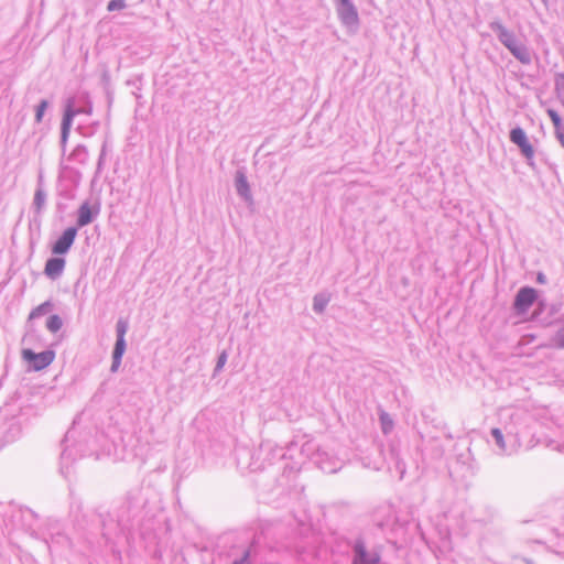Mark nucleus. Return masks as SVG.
<instances>
[{
	"label": "nucleus",
	"instance_id": "30",
	"mask_svg": "<svg viewBox=\"0 0 564 564\" xmlns=\"http://www.w3.org/2000/svg\"><path fill=\"white\" fill-rule=\"evenodd\" d=\"M546 112H547V116L550 117V119H551V121H552V123L554 126V129L563 126L561 116L558 115V112L556 110L547 109Z\"/></svg>",
	"mask_w": 564,
	"mask_h": 564
},
{
	"label": "nucleus",
	"instance_id": "19",
	"mask_svg": "<svg viewBox=\"0 0 564 564\" xmlns=\"http://www.w3.org/2000/svg\"><path fill=\"white\" fill-rule=\"evenodd\" d=\"M259 454H265V459L269 460V463H272L276 458H283L284 452L282 447H279L276 445H273L270 442H264L259 447Z\"/></svg>",
	"mask_w": 564,
	"mask_h": 564
},
{
	"label": "nucleus",
	"instance_id": "26",
	"mask_svg": "<svg viewBox=\"0 0 564 564\" xmlns=\"http://www.w3.org/2000/svg\"><path fill=\"white\" fill-rule=\"evenodd\" d=\"M50 107V101L47 99H42L40 102L35 106V122L40 123L43 120L45 111Z\"/></svg>",
	"mask_w": 564,
	"mask_h": 564
},
{
	"label": "nucleus",
	"instance_id": "16",
	"mask_svg": "<svg viewBox=\"0 0 564 564\" xmlns=\"http://www.w3.org/2000/svg\"><path fill=\"white\" fill-rule=\"evenodd\" d=\"M47 193L44 189L43 178L40 175L37 180V185L34 192V197L32 202V210L36 216H40L46 207Z\"/></svg>",
	"mask_w": 564,
	"mask_h": 564
},
{
	"label": "nucleus",
	"instance_id": "22",
	"mask_svg": "<svg viewBox=\"0 0 564 564\" xmlns=\"http://www.w3.org/2000/svg\"><path fill=\"white\" fill-rule=\"evenodd\" d=\"M558 328L552 337V345L557 349H564V317L558 319Z\"/></svg>",
	"mask_w": 564,
	"mask_h": 564
},
{
	"label": "nucleus",
	"instance_id": "9",
	"mask_svg": "<svg viewBox=\"0 0 564 564\" xmlns=\"http://www.w3.org/2000/svg\"><path fill=\"white\" fill-rule=\"evenodd\" d=\"M6 415H10L8 429L2 435V445L4 443H12L21 435V423L17 420L18 414L21 412V405L15 403H6Z\"/></svg>",
	"mask_w": 564,
	"mask_h": 564
},
{
	"label": "nucleus",
	"instance_id": "38",
	"mask_svg": "<svg viewBox=\"0 0 564 564\" xmlns=\"http://www.w3.org/2000/svg\"><path fill=\"white\" fill-rule=\"evenodd\" d=\"M397 468L401 471V476L404 474V464L397 462Z\"/></svg>",
	"mask_w": 564,
	"mask_h": 564
},
{
	"label": "nucleus",
	"instance_id": "27",
	"mask_svg": "<svg viewBox=\"0 0 564 564\" xmlns=\"http://www.w3.org/2000/svg\"><path fill=\"white\" fill-rule=\"evenodd\" d=\"M380 422L383 434H389L393 427V422L390 419L389 414L386 412H382L380 414Z\"/></svg>",
	"mask_w": 564,
	"mask_h": 564
},
{
	"label": "nucleus",
	"instance_id": "6",
	"mask_svg": "<svg viewBox=\"0 0 564 564\" xmlns=\"http://www.w3.org/2000/svg\"><path fill=\"white\" fill-rule=\"evenodd\" d=\"M22 357L26 361L30 369L34 371H40L48 367L54 358L55 352L51 349H46L41 352H35L34 350L26 348L22 350Z\"/></svg>",
	"mask_w": 564,
	"mask_h": 564
},
{
	"label": "nucleus",
	"instance_id": "31",
	"mask_svg": "<svg viewBox=\"0 0 564 564\" xmlns=\"http://www.w3.org/2000/svg\"><path fill=\"white\" fill-rule=\"evenodd\" d=\"M227 358H228L227 351L223 350L217 358V362H216V366L214 369L215 372H219L224 368V366L227 362Z\"/></svg>",
	"mask_w": 564,
	"mask_h": 564
},
{
	"label": "nucleus",
	"instance_id": "41",
	"mask_svg": "<svg viewBox=\"0 0 564 564\" xmlns=\"http://www.w3.org/2000/svg\"><path fill=\"white\" fill-rule=\"evenodd\" d=\"M543 2L546 4V3H547V0H543Z\"/></svg>",
	"mask_w": 564,
	"mask_h": 564
},
{
	"label": "nucleus",
	"instance_id": "4",
	"mask_svg": "<svg viewBox=\"0 0 564 564\" xmlns=\"http://www.w3.org/2000/svg\"><path fill=\"white\" fill-rule=\"evenodd\" d=\"M129 329V323L127 319L119 318L116 324V343L112 349V361L110 366V371L112 373L119 370L121 365L122 357L126 352L127 343H126V334Z\"/></svg>",
	"mask_w": 564,
	"mask_h": 564
},
{
	"label": "nucleus",
	"instance_id": "24",
	"mask_svg": "<svg viewBox=\"0 0 564 564\" xmlns=\"http://www.w3.org/2000/svg\"><path fill=\"white\" fill-rule=\"evenodd\" d=\"M69 159L78 163H85L88 159L87 148L83 144H78L70 153Z\"/></svg>",
	"mask_w": 564,
	"mask_h": 564
},
{
	"label": "nucleus",
	"instance_id": "33",
	"mask_svg": "<svg viewBox=\"0 0 564 564\" xmlns=\"http://www.w3.org/2000/svg\"><path fill=\"white\" fill-rule=\"evenodd\" d=\"M72 453L69 452L68 447L65 446L62 454H61V460H62V469L64 468L65 464H68L70 460Z\"/></svg>",
	"mask_w": 564,
	"mask_h": 564
},
{
	"label": "nucleus",
	"instance_id": "5",
	"mask_svg": "<svg viewBox=\"0 0 564 564\" xmlns=\"http://www.w3.org/2000/svg\"><path fill=\"white\" fill-rule=\"evenodd\" d=\"M335 8L341 25L349 31H357L360 24L359 14L351 0H335Z\"/></svg>",
	"mask_w": 564,
	"mask_h": 564
},
{
	"label": "nucleus",
	"instance_id": "15",
	"mask_svg": "<svg viewBox=\"0 0 564 564\" xmlns=\"http://www.w3.org/2000/svg\"><path fill=\"white\" fill-rule=\"evenodd\" d=\"M99 215V207H91L89 202H84L77 210V227L82 228L91 224L95 218Z\"/></svg>",
	"mask_w": 564,
	"mask_h": 564
},
{
	"label": "nucleus",
	"instance_id": "20",
	"mask_svg": "<svg viewBox=\"0 0 564 564\" xmlns=\"http://www.w3.org/2000/svg\"><path fill=\"white\" fill-rule=\"evenodd\" d=\"M53 308H54L53 302L50 300L45 301L32 310V312L30 313L29 319L39 318L45 314H48L53 311Z\"/></svg>",
	"mask_w": 564,
	"mask_h": 564
},
{
	"label": "nucleus",
	"instance_id": "28",
	"mask_svg": "<svg viewBox=\"0 0 564 564\" xmlns=\"http://www.w3.org/2000/svg\"><path fill=\"white\" fill-rule=\"evenodd\" d=\"M127 7L126 0H110L107 4L109 12L122 10Z\"/></svg>",
	"mask_w": 564,
	"mask_h": 564
},
{
	"label": "nucleus",
	"instance_id": "14",
	"mask_svg": "<svg viewBox=\"0 0 564 564\" xmlns=\"http://www.w3.org/2000/svg\"><path fill=\"white\" fill-rule=\"evenodd\" d=\"M235 187L237 194L248 204L253 202L250 185L243 169H238L235 174Z\"/></svg>",
	"mask_w": 564,
	"mask_h": 564
},
{
	"label": "nucleus",
	"instance_id": "17",
	"mask_svg": "<svg viewBox=\"0 0 564 564\" xmlns=\"http://www.w3.org/2000/svg\"><path fill=\"white\" fill-rule=\"evenodd\" d=\"M65 259L62 257H51L46 260L44 267V273L47 278L56 280L59 278L65 268Z\"/></svg>",
	"mask_w": 564,
	"mask_h": 564
},
{
	"label": "nucleus",
	"instance_id": "12",
	"mask_svg": "<svg viewBox=\"0 0 564 564\" xmlns=\"http://www.w3.org/2000/svg\"><path fill=\"white\" fill-rule=\"evenodd\" d=\"M314 464L326 474H334L341 468V462L326 452H317L313 457Z\"/></svg>",
	"mask_w": 564,
	"mask_h": 564
},
{
	"label": "nucleus",
	"instance_id": "37",
	"mask_svg": "<svg viewBox=\"0 0 564 564\" xmlns=\"http://www.w3.org/2000/svg\"><path fill=\"white\" fill-rule=\"evenodd\" d=\"M536 282L539 284H545L547 282L546 275L542 272H539L536 275Z\"/></svg>",
	"mask_w": 564,
	"mask_h": 564
},
{
	"label": "nucleus",
	"instance_id": "35",
	"mask_svg": "<svg viewBox=\"0 0 564 564\" xmlns=\"http://www.w3.org/2000/svg\"><path fill=\"white\" fill-rule=\"evenodd\" d=\"M117 523L121 530L129 529V519H124L123 516H118Z\"/></svg>",
	"mask_w": 564,
	"mask_h": 564
},
{
	"label": "nucleus",
	"instance_id": "3",
	"mask_svg": "<svg viewBox=\"0 0 564 564\" xmlns=\"http://www.w3.org/2000/svg\"><path fill=\"white\" fill-rule=\"evenodd\" d=\"M351 564H382V545L368 550L364 538L359 536L351 543Z\"/></svg>",
	"mask_w": 564,
	"mask_h": 564
},
{
	"label": "nucleus",
	"instance_id": "1",
	"mask_svg": "<svg viewBox=\"0 0 564 564\" xmlns=\"http://www.w3.org/2000/svg\"><path fill=\"white\" fill-rule=\"evenodd\" d=\"M93 104L85 91L77 93L66 99L61 122V149L65 152L74 118L78 115H91Z\"/></svg>",
	"mask_w": 564,
	"mask_h": 564
},
{
	"label": "nucleus",
	"instance_id": "23",
	"mask_svg": "<svg viewBox=\"0 0 564 564\" xmlns=\"http://www.w3.org/2000/svg\"><path fill=\"white\" fill-rule=\"evenodd\" d=\"M46 543L48 549L52 550L56 545L68 546L70 544V541L65 534L57 532L55 535L52 534L51 541H46Z\"/></svg>",
	"mask_w": 564,
	"mask_h": 564
},
{
	"label": "nucleus",
	"instance_id": "11",
	"mask_svg": "<svg viewBox=\"0 0 564 564\" xmlns=\"http://www.w3.org/2000/svg\"><path fill=\"white\" fill-rule=\"evenodd\" d=\"M77 227L66 228L52 246V253L62 256L69 251L77 236Z\"/></svg>",
	"mask_w": 564,
	"mask_h": 564
},
{
	"label": "nucleus",
	"instance_id": "29",
	"mask_svg": "<svg viewBox=\"0 0 564 564\" xmlns=\"http://www.w3.org/2000/svg\"><path fill=\"white\" fill-rule=\"evenodd\" d=\"M106 151H107V144L104 143L99 153L98 162H97V169H96V176L101 173L105 159H106Z\"/></svg>",
	"mask_w": 564,
	"mask_h": 564
},
{
	"label": "nucleus",
	"instance_id": "18",
	"mask_svg": "<svg viewBox=\"0 0 564 564\" xmlns=\"http://www.w3.org/2000/svg\"><path fill=\"white\" fill-rule=\"evenodd\" d=\"M509 52L523 65H530L532 63L531 51L524 43L520 41L517 43V45L510 47Z\"/></svg>",
	"mask_w": 564,
	"mask_h": 564
},
{
	"label": "nucleus",
	"instance_id": "32",
	"mask_svg": "<svg viewBox=\"0 0 564 564\" xmlns=\"http://www.w3.org/2000/svg\"><path fill=\"white\" fill-rule=\"evenodd\" d=\"M251 546L247 549L240 558L235 560L231 564H251Z\"/></svg>",
	"mask_w": 564,
	"mask_h": 564
},
{
	"label": "nucleus",
	"instance_id": "8",
	"mask_svg": "<svg viewBox=\"0 0 564 564\" xmlns=\"http://www.w3.org/2000/svg\"><path fill=\"white\" fill-rule=\"evenodd\" d=\"M509 138L510 141L519 148L522 156L527 160L528 165L533 167L534 149L530 143L525 131L521 127L512 128L510 130Z\"/></svg>",
	"mask_w": 564,
	"mask_h": 564
},
{
	"label": "nucleus",
	"instance_id": "2",
	"mask_svg": "<svg viewBox=\"0 0 564 564\" xmlns=\"http://www.w3.org/2000/svg\"><path fill=\"white\" fill-rule=\"evenodd\" d=\"M2 518L6 527L10 530H30L36 516L31 509L10 502Z\"/></svg>",
	"mask_w": 564,
	"mask_h": 564
},
{
	"label": "nucleus",
	"instance_id": "34",
	"mask_svg": "<svg viewBox=\"0 0 564 564\" xmlns=\"http://www.w3.org/2000/svg\"><path fill=\"white\" fill-rule=\"evenodd\" d=\"M555 137L560 144L564 148V126L555 128Z\"/></svg>",
	"mask_w": 564,
	"mask_h": 564
},
{
	"label": "nucleus",
	"instance_id": "21",
	"mask_svg": "<svg viewBox=\"0 0 564 564\" xmlns=\"http://www.w3.org/2000/svg\"><path fill=\"white\" fill-rule=\"evenodd\" d=\"M329 296L325 293H317L313 299V311L317 314H322L327 304L329 303Z\"/></svg>",
	"mask_w": 564,
	"mask_h": 564
},
{
	"label": "nucleus",
	"instance_id": "7",
	"mask_svg": "<svg viewBox=\"0 0 564 564\" xmlns=\"http://www.w3.org/2000/svg\"><path fill=\"white\" fill-rule=\"evenodd\" d=\"M490 434L499 449V454L510 455L520 446L518 434H513L511 431H507L505 435L500 429L495 427Z\"/></svg>",
	"mask_w": 564,
	"mask_h": 564
},
{
	"label": "nucleus",
	"instance_id": "39",
	"mask_svg": "<svg viewBox=\"0 0 564 564\" xmlns=\"http://www.w3.org/2000/svg\"><path fill=\"white\" fill-rule=\"evenodd\" d=\"M69 434H70V432H67V433H66L65 438L63 440V444H65L66 442H68V440H69Z\"/></svg>",
	"mask_w": 564,
	"mask_h": 564
},
{
	"label": "nucleus",
	"instance_id": "13",
	"mask_svg": "<svg viewBox=\"0 0 564 564\" xmlns=\"http://www.w3.org/2000/svg\"><path fill=\"white\" fill-rule=\"evenodd\" d=\"M490 30L497 35L499 42L510 51L519 42L516 34L508 30L500 21L489 23Z\"/></svg>",
	"mask_w": 564,
	"mask_h": 564
},
{
	"label": "nucleus",
	"instance_id": "25",
	"mask_svg": "<svg viewBox=\"0 0 564 564\" xmlns=\"http://www.w3.org/2000/svg\"><path fill=\"white\" fill-rule=\"evenodd\" d=\"M63 326V321L59 315H51L46 321V328L51 333H57Z\"/></svg>",
	"mask_w": 564,
	"mask_h": 564
},
{
	"label": "nucleus",
	"instance_id": "36",
	"mask_svg": "<svg viewBox=\"0 0 564 564\" xmlns=\"http://www.w3.org/2000/svg\"><path fill=\"white\" fill-rule=\"evenodd\" d=\"M547 446H549V447H551L552 449H556V451H558V452L564 453V444H562V445H560V444H555V442H553V441H552V442H550V443L547 444Z\"/></svg>",
	"mask_w": 564,
	"mask_h": 564
},
{
	"label": "nucleus",
	"instance_id": "10",
	"mask_svg": "<svg viewBox=\"0 0 564 564\" xmlns=\"http://www.w3.org/2000/svg\"><path fill=\"white\" fill-rule=\"evenodd\" d=\"M538 299V292L531 286L521 288L513 301V310L518 315L525 314Z\"/></svg>",
	"mask_w": 564,
	"mask_h": 564
},
{
	"label": "nucleus",
	"instance_id": "40",
	"mask_svg": "<svg viewBox=\"0 0 564 564\" xmlns=\"http://www.w3.org/2000/svg\"><path fill=\"white\" fill-rule=\"evenodd\" d=\"M102 536H104L107 541L109 540V538H108V535H107V533H106V532H104V533H102Z\"/></svg>",
	"mask_w": 564,
	"mask_h": 564
}]
</instances>
